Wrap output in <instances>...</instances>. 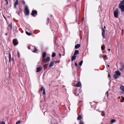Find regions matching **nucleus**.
I'll return each mask as SVG.
<instances>
[{"instance_id": "4468645a", "label": "nucleus", "mask_w": 124, "mask_h": 124, "mask_svg": "<svg viewBox=\"0 0 124 124\" xmlns=\"http://www.w3.org/2000/svg\"><path fill=\"white\" fill-rule=\"evenodd\" d=\"M54 62H51L50 63L49 65V67H51L53 66L54 65Z\"/></svg>"}, {"instance_id": "9b49d317", "label": "nucleus", "mask_w": 124, "mask_h": 124, "mask_svg": "<svg viewBox=\"0 0 124 124\" xmlns=\"http://www.w3.org/2000/svg\"><path fill=\"white\" fill-rule=\"evenodd\" d=\"M76 57V56L75 55H74L71 57V60L72 61H73L74 60H75Z\"/></svg>"}, {"instance_id": "0eeeda50", "label": "nucleus", "mask_w": 124, "mask_h": 124, "mask_svg": "<svg viewBox=\"0 0 124 124\" xmlns=\"http://www.w3.org/2000/svg\"><path fill=\"white\" fill-rule=\"evenodd\" d=\"M42 69V67H39L38 68H36V72H39Z\"/></svg>"}, {"instance_id": "393cba45", "label": "nucleus", "mask_w": 124, "mask_h": 124, "mask_svg": "<svg viewBox=\"0 0 124 124\" xmlns=\"http://www.w3.org/2000/svg\"><path fill=\"white\" fill-rule=\"evenodd\" d=\"M18 4V0H16L15 1V2L14 4L17 5Z\"/></svg>"}, {"instance_id": "b1692460", "label": "nucleus", "mask_w": 124, "mask_h": 124, "mask_svg": "<svg viewBox=\"0 0 124 124\" xmlns=\"http://www.w3.org/2000/svg\"><path fill=\"white\" fill-rule=\"evenodd\" d=\"M56 56V54L54 52H53L52 53V57H54L55 56Z\"/></svg>"}, {"instance_id": "864d4df0", "label": "nucleus", "mask_w": 124, "mask_h": 124, "mask_svg": "<svg viewBox=\"0 0 124 124\" xmlns=\"http://www.w3.org/2000/svg\"><path fill=\"white\" fill-rule=\"evenodd\" d=\"M60 56H61V54H60Z\"/></svg>"}, {"instance_id": "aec40b11", "label": "nucleus", "mask_w": 124, "mask_h": 124, "mask_svg": "<svg viewBox=\"0 0 124 124\" xmlns=\"http://www.w3.org/2000/svg\"><path fill=\"white\" fill-rule=\"evenodd\" d=\"M116 121V120L115 119H113L111 120L110 123V124L113 123L115 122Z\"/></svg>"}, {"instance_id": "4d7b16f0", "label": "nucleus", "mask_w": 124, "mask_h": 124, "mask_svg": "<svg viewBox=\"0 0 124 124\" xmlns=\"http://www.w3.org/2000/svg\"><path fill=\"white\" fill-rule=\"evenodd\" d=\"M105 26H104V28H105Z\"/></svg>"}, {"instance_id": "a878e982", "label": "nucleus", "mask_w": 124, "mask_h": 124, "mask_svg": "<svg viewBox=\"0 0 124 124\" xmlns=\"http://www.w3.org/2000/svg\"><path fill=\"white\" fill-rule=\"evenodd\" d=\"M26 34L30 36L31 34V33H29L27 31H26Z\"/></svg>"}, {"instance_id": "473e14b6", "label": "nucleus", "mask_w": 124, "mask_h": 124, "mask_svg": "<svg viewBox=\"0 0 124 124\" xmlns=\"http://www.w3.org/2000/svg\"><path fill=\"white\" fill-rule=\"evenodd\" d=\"M43 67L45 69H46L47 67L46 66V65H43Z\"/></svg>"}, {"instance_id": "7ed1b4c3", "label": "nucleus", "mask_w": 124, "mask_h": 124, "mask_svg": "<svg viewBox=\"0 0 124 124\" xmlns=\"http://www.w3.org/2000/svg\"><path fill=\"white\" fill-rule=\"evenodd\" d=\"M13 43L14 46H16L18 44V40L16 39H15L13 40Z\"/></svg>"}, {"instance_id": "c85d7f7f", "label": "nucleus", "mask_w": 124, "mask_h": 124, "mask_svg": "<svg viewBox=\"0 0 124 124\" xmlns=\"http://www.w3.org/2000/svg\"><path fill=\"white\" fill-rule=\"evenodd\" d=\"M102 116H104L105 115V113L103 111H102Z\"/></svg>"}, {"instance_id": "c9c22d12", "label": "nucleus", "mask_w": 124, "mask_h": 124, "mask_svg": "<svg viewBox=\"0 0 124 124\" xmlns=\"http://www.w3.org/2000/svg\"><path fill=\"white\" fill-rule=\"evenodd\" d=\"M106 94L107 95V97H108V91H107L106 93Z\"/></svg>"}, {"instance_id": "49530a36", "label": "nucleus", "mask_w": 124, "mask_h": 124, "mask_svg": "<svg viewBox=\"0 0 124 124\" xmlns=\"http://www.w3.org/2000/svg\"><path fill=\"white\" fill-rule=\"evenodd\" d=\"M45 65H46V66L47 67V66L48 65V64H45Z\"/></svg>"}, {"instance_id": "412c9836", "label": "nucleus", "mask_w": 124, "mask_h": 124, "mask_svg": "<svg viewBox=\"0 0 124 124\" xmlns=\"http://www.w3.org/2000/svg\"><path fill=\"white\" fill-rule=\"evenodd\" d=\"M114 78L115 79H116L118 78V75H116V74H114Z\"/></svg>"}, {"instance_id": "dca6fc26", "label": "nucleus", "mask_w": 124, "mask_h": 124, "mask_svg": "<svg viewBox=\"0 0 124 124\" xmlns=\"http://www.w3.org/2000/svg\"><path fill=\"white\" fill-rule=\"evenodd\" d=\"M82 118V116L81 115H79L77 118V119L78 120H80V119Z\"/></svg>"}, {"instance_id": "2f4dec72", "label": "nucleus", "mask_w": 124, "mask_h": 124, "mask_svg": "<svg viewBox=\"0 0 124 124\" xmlns=\"http://www.w3.org/2000/svg\"><path fill=\"white\" fill-rule=\"evenodd\" d=\"M21 123V122L20 120H18L17 121L16 123V124H18Z\"/></svg>"}, {"instance_id": "f3484780", "label": "nucleus", "mask_w": 124, "mask_h": 124, "mask_svg": "<svg viewBox=\"0 0 124 124\" xmlns=\"http://www.w3.org/2000/svg\"><path fill=\"white\" fill-rule=\"evenodd\" d=\"M8 26L10 28L11 30L12 28V23H10L8 25Z\"/></svg>"}, {"instance_id": "c756f323", "label": "nucleus", "mask_w": 124, "mask_h": 124, "mask_svg": "<svg viewBox=\"0 0 124 124\" xmlns=\"http://www.w3.org/2000/svg\"><path fill=\"white\" fill-rule=\"evenodd\" d=\"M101 50H104L105 48V47L104 46H102L101 47Z\"/></svg>"}, {"instance_id": "f8f14e48", "label": "nucleus", "mask_w": 124, "mask_h": 124, "mask_svg": "<svg viewBox=\"0 0 124 124\" xmlns=\"http://www.w3.org/2000/svg\"><path fill=\"white\" fill-rule=\"evenodd\" d=\"M80 46V45L79 44H78L75 46V48L76 49H77Z\"/></svg>"}, {"instance_id": "5701e85b", "label": "nucleus", "mask_w": 124, "mask_h": 124, "mask_svg": "<svg viewBox=\"0 0 124 124\" xmlns=\"http://www.w3.org/2000/svg\"><path fill=\"white\" fill-rule=\"evenodd\" d=\"M9 62H10L11 61V55L10 54H9Z\"/></svg>"}, {"instance_id": "a19ab883", "label": "nucleus", "mask_w": 124, "mask_h": 124, "mask_svg": "<svg viewBox=\"0 0 124 124\" xmlns=\"http://www.w3.org/2000/svg\"><path fill=\"white\" fill-rule=\"evenodd\" d=\"M121 97L122 100L124 101V97H123L122 96H121Z\"/></svg>"}, {"instance_id": "6ab92c4d", "label": "nucleus", "mask_w": 124, "mask_h": 124, "mask_svg": "<svg viewBox=\"0 0 124 124\" xmlns=\"http://www.w3.org/2000/svg\"><path fill=\"white\" fill-rule=\"evenodd\" d=\"M124 68V65L122 66L120 68V70L121 71H122L123 69Z\"/></svg>"}, {"instance_id": "a211bd4d", "label": "nucleus", "mask_w": 124, "mask_h": 124, "mask_svg": "<svg viewBox=\"0 0 124 124\" xmlns=\"http://www.w3.org/2000/svg\"><path fill=\"white\" fill-rule=\"evenodd\" d=\"M115 73L118 76H120L121 75V73L120 72H119L118 71H115Z\"/></svg>"}, {"instance_id": "8fccbe9b", "label": "nucleus", "mask_w": 124, "mask_h": 124, "mask_svg": "<svg viewBox=\"0 0 124 124\" xmlns=\"http://www.w3.org/2000/svg\"><path fill=\"white\" fill-rule=\"evenodd\" d=\"M108 50L109 51H110V49H108Z\"/></svg>"}, {"instance_id": "f257e3e1", "label": "nucleus", "mask_w": 124, "mask_h": 124, "mask_svg": "<svg viewBox=\"0 0 124 124\" xmlns=\"http://www.w3.org/2000/svg\"><path fill=\"white\" fill-rule=\"evenodd\" d=\"M25 14L26 15H28L29 14V11L28 9V7L27 6H25Z\"/></svg>"}, {"instance_id": "f704fd0d", "label": "nucleus", "mask_w": 124, "mask_h": 124, "mask_svg": "<svg viewBox=\"0 0 124 124\" xmlns=\"http://www.w3.org/2000/svg\"><path fill=\"white\" fill-rule=\"evenodd\" d=\"M84 20V17H83L82 19V21H81V22L82 23H83V22Z\"/></svg>"}, {"instance_id": "4be33fe9", "label": "nucleus", "mask_w": 124, "mask_h": 124, "mask_svg": "<svg viewBox=\"0 0 124 124\" xmlns=\"http://www.w3.org/2000/svg\"><path fill=\"white\" fill-rule=\"evenodd\" d=\"M119 4H121L122 5H124V0H122L121 1Z\"/></svg>"}, {"instance_id": "3c124183", "label": "nucleus", "mask_w": 124, "mask_h": 124, "mask_svg": "<svg viewBox=\"0 0 124 124\" xmlns=\"http://www.w3.org/2000/svg\"><path fill=\"white\" fill-rule=\"evenodd\" d=\"M47 21H48V20H49V18H48L47 19Z\"/></svg>"}, {"instance_id": "f03ea898", "label": "nucleus", "mask_w": 124, "mask_h": 124, "mask_svg": "<svg viewBox=\"0 0 124 124\" xmlns=\"http://www.w3.org/2000/svg\"><path fill=\"white\" fill-rule=\"evenodd\" d=\"M114 17L115 18H117L118 15V10L117 9H116V10H115L114 12Z\"/></svg>"}, {"instance_id": "79ce46f5", "label": "nucleus", "mask_w": 124, "mask_h": 124, "mask_svg": "<svg viewBox=\"0 0 124 124\" xmlns=\"http://www.w3.org/2000/svg\"><path fill=\"white\" fill-rule=\"evenodd\" d=\"M14 8H16V5L14 4Z\"/></svg>"}, {"instance_id": "c03bdc74", "label": "nucleus", "mask_w": 124, "mask_h": 124, "mask_svg": "<svg viewBox=\"0 0 124 124\" xmlns=\"http://www.w3.org/2000/svg\"><path fill=\"white\" fill-rule=\"evenodd\" d=\"M75 66H77V64L76 63H75Z\"/></svg>"}, {"instance_id": "ea45409f", "label": "nucleus", "mask_w": 124, "mask_h": 124, "mask_svg": "<svg viewBox=\"0 0 124 124\" xmlns=\"http://www.w3.org/2000/svg\"><path fill=\"white\" fill-rule=\"evenodd\" d=\"M79 124H83V122H82L81 121L80 122Z\"/></svg>"}, {"instance_id": "a18cd8bd", "label": "nucleus", "mask_w": 124, "mask_h": 124, "mask_svg": "<svg viewBox=\"0 0 124 124\" xmlns=\"http://www.w3.org/2000/svg\"><path fill=\"white\" fill-rule=\"evenodd\" d=\"M110 75L109 74H108V78H109L110 77Z\"/></svg>"}, {"instance_id": "6e6d98bb", "label": "nucleus", "mask_w": 124, "mask_h": 124, "mask_svg": "<svg viewBox=\"0 0 124 124\" xmlns=\"http://www.w3.org/2000/svg\"><path fill=\"white\" fill-rule=\"evenodd\" d=\"M107 66L108 67H109V65H107Z\"/></svg>"}, {"instance_id": "72a5a7b5", "label": "nucleus", "mask_w": 124, "mask_h": 124, "mask_svg": "<svg viewBox=\"0 0 124 124\" xmlns=\"http://www.w3.org/2000/svg\"><path fill=\"white\" fill-rule=\"evenodd\" d=\"M17 55H18V57H19L20 56V53H19V51H18V52H17Z\"/></svg>"}, {"instance_id": "e433bc0d", "label": "nucleus", "mask_w": 124, "mask_h": 124, "mask_svg": "<svg viewBox=\"0 0 124 124\" xmlns=\"http://www.w3.org/2000/svg\"><path fill=\"white\" fill-rule=\"evenodd\" d=\"M22 3L23 4H24L25 3V2L24 0H23L22 1Z\"/></svg>"}, {"instance_id": "423d86ee", "label": "nucleus", "mask_w": 124, "mask_h": 124, "mask_svg": "<svg viewBox=\"0 0 124 124\" xmlns=\"http://www.w3.org/2000/svg\"><path fill=\"white\" fill-rule=\"evenodd\" d=\"M81 82L80 81H78L76 85V86L77 87H79L81 86Z\"/></svg>"}, {"instance_id": "20e7f679", "label": "nucleus", "mask_w": 124, "mask_h": 124, "mask_svg": "<svg viewBox=\"0 0 124 124\" xmlns=\"http://www.w3.org/2000/svg\"><path fill=\"white\" fill-rule=\"evenodd\" d=\"M119 8H120L121 11L122 12L124 11V5H122L121 4H119Z\"/></svg>"}, {"instance_id": "39448f33", "label": "nucleus", "mask_w": 124, "mask_h": 124, "mask_svg": "<svg viewBox=\"0 0 124 124\" xmlns=\"http://www.w3.org/2000/svg\"><path fill=\"white\" fill-rule=\"evenodd\" d=\"M37 11L36 10H33L32 11L31 14L32 16H35V15H37Z\"/></svg>"}, {"instance_id": "6e6552de", "label": "nucleus", "mask_w": 124, "mask_h": 124, "mask_svg": "<svg viewBox=\"0 0 124 124\" xmlns=\"http://www.w3.org/2000/svg\"><path fill=\"white\" fill-rule=\"evenodd\" d=\"M102 36L103 37V38H105V31L104 30L103 28H102Z\"/></svg>"}, {"instance_id": "5fc2aeb1", "label": "nucleus", "mask_w": 124, "mask_h": 124, "mask_svg": "<svg viewBox=\"0 0 124 124\" xmlns=\"http://www.w3.org/2000/svg\"><path fill=\"white\" fill-rule=\"evenodd\" d=\"M79 95V93H78V94L77 95Z\"/></svg>"}, {"instance_id": "7c9ffc66", "label": "nucleus", "mask_w": 124, "mask_h": 124, "mask_svg": "<svg viewBox=\"0 0 124 124\" xmlns=\"http://www.w3.org/2000/svg\"><path fill=\"white\" fill-rule=\"evenodd\" d=\"M0 124H5V123L4 122L0 121Z\"/></svg>"}, {"instance_id": "09e8293b", "label": "nucleus", "mask_w": 124, "mask_h": 124, "mask_svg": "<svg viewBox=\"0 0 124 124\" xmlns=\"http://www.w3.org/2000/svg\"><path fill=\"white\" fill-rule=\"evenodd\" d=\"M5 35H7V33H6L5 34Z\"/></svg>"}, {"instance_id": "ddd939ff", "label": "nucleus", "mask_w": 124, "mask_h": 124, "mask_svg": "<svg viewBox=\"0 0 124 124\" xmlns=\"http://www.w3.org/2000/svg\"><path fill=\"white\" fill-rule=\"evenodd\" d=\"M79 53V51L78 50H76L74 53V55H77Z\"/></svg>"}, {"instance_id": "cd10ccee", "label": "nucleus", "mask_w": 124, "mask_h": 124, "mask_svg": "<svg viewBox=\"0 0 124 124\" xmlns=\"http://www.w3.org/2000/svg\"><path fill=\"white\" fill-rule=\"evenodd\" d=\"M83 62V61L82 60V61H81L79 63V65L80 66H81Z\"/></svg>"}, {"instance_id": "4c0bfd02", "label": "nucleus", "mask_w": 124, "mask_h": 124, "mask_svg": "<svg viewBox=\"0 0 124 124\" xmlns=\"http://www.w3.org/2000/svg\"><path fill=\"white\" fill-rule=\"evenodd\" d=\"M5 1L6 2V4H8V0H5Z\"/></svg>"}, {"instance_id": "37998d69", "label": "nucleus", "mask_w": 124, "mask_h": 124, "mask_svg": "<svg viewBox=\"0 0 124 124\" xmlns=\"http://www.w3.org/2000/svg\"><path fill=\"white\" fill-rule=\"evenodd\" d=\"M3 16L4 17V18L6 20V17H5V16H4V15H3Z\"/></svg>"}, {"instance_id": "2eb2a0df", "label": "nucleus", "mask_w": 124, "mask_h": 124, "mask_svg": "<svg viewBox=\"0 0 124 124\" xmlns=\"http://www.w3.org/2000/svg\"><path fill=\"white\" fill-rule=\"evenodd\" d=\"M46 52H44L43 53L42 55V57L43 58H44L46 56Z\"/></svg>"}, {"instance_id": "de8ad7c7", "label": "nucleus", "mask_w": 124, "mask_h": 124, "mask_svg": "<svg viewBox=\"0 0 124 124\" xmlns=\"http://www.w3.org/2000/svg\"><path fill=\"white\" fill-rule=\"evenodd\" d=\"M107 57V55H105L104 56V58H106Z\"/></svg>"}, {"instance_id": "603ef678", "label": "nucleus", "mask_w": 124, "mask_h": 124, "mask_svg": "<svg viewBox=\"0 0 124 124\" xmlns=\"http://www.w3.org/2000/svg\"><path fill=\"white\" fill-rule=\"evenodd\" d=\"M28 48H29V49H30L29 46H28Z\"/></svg>"}, {"instance_id": "1a4fd4ad", "label": "nucleus", "mask_w": 124, "mask_h": 124, "mask_svg": "<svg viewBox=\"0 0 124 124\" xmlns=\"http://www.w3.org/2000/svg\"><path fill=\"white\" fill-rule=\"evenodd\" d=\"M50 59V58L49 57H47L45 60L44 61V62L45 63L49 61Z\"/></svg>"}, {"instance_id": "58836bf2", "label": "nucleus", "mask_w": 124, "mask_h": 124, "mask_svg": "<svg viewBox=\"0 0 124 124\" xmlns=\"http://www.w3.org/2000/svg\"><path fill=\"white\" fill-rule=\"evenodd\" d=\"M53 62H54V63H56L57 62V61H54Z\"/></svg>"}, {"instance_id": "bb28decb", "label": "nucleus", "mask_w": 124, "mask_h": 124, "mask_svg": "<svg viewBox=\"0 0 124 124\" xmlns=\"http://www.w3.org/2000/svg\"><path fill=\"white\" fill-rule=\"evenodd\" d=\"M34 49L32 51L33 52H37L38 51L37 49L35 47H34Z\"/></svg>"}, {"instance_id": "9d476101", "label": "nucleus", "mask_w": 124, "mask_h": 124, "mask_svg": "<svg viewBox=\"0 0 124 124\" xmlns=\"http://www.w3.org/2000/svg\"><path fill=\"white\" fill-rule=\"evenodd\" d=\"M40 90L41 91L42 90L43 91V94L44 95H45L46 93L45 92V88H44L43 87H42L40 89Z\"/></svg>"}]
</instances>
